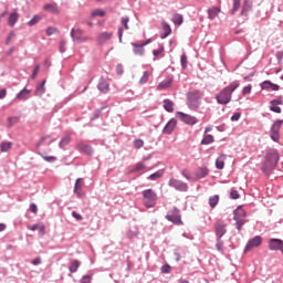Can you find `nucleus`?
<instances>
[{
  "mask_svg": "<svg viewBox=\"0 0 283 283\" xmlns=\"http://www.w3.org/2000/svg\"><path fill=\"white\" fill-rule=\"evenodd\" d=\"M277 163H280V153L276 149H270L265 154L261 170L263 174H271L277 167Z\"/></svg>",
  "mask_w": 283,
  "mask_h": 283,
  "instance_id": "1",
  "label": "nucleus"
},
{
  "mask_svg": "<svg viewBox=\"0 0 283 283\" xmlns=\"http://www.w3.org/2000/svg\"><path fill=\"white\" fill-rule=\"evenodd\" d=\"M240 87V82L234 81L228 86L223 87L217 95L216 101L219 105H229L235 90Z\"/></svg>",
  "mask_w": 283,
  "mask_h": 283,
  "instance_id": "2",
  "label": "nucleus"
},
{
  "mask_svg": "<svg viewBox=\"0 0 283 283\" xmlns=\"http://www.w3.org/2000/svg\"><path fill=\"white\" fill-rule=\"evenodd\" d=\"M144 205L147 209H153L156 207V202H158V195L154 189H146L143 191Z\"/></svg>",
  "mask_w": 283,
  "mask_h": 283,
  "instance_id": "3",
  "label": "nucleus"
},
{
  "mask_svg": "<svg viewBox=\"0 0 283 283\" xmlns=\"http://www.w3.org/2000/svg\"><path fill=\"white\" fill-rule=\"evenodd\" d=\"M205 94L200 91H192L188 93L187 104L190 109H198L200 107V98H202Z\"/></svg>",
  "mask_w": 283,
  "mask_h": 283,
  "instance_id": "4",
  "label": "nucleus"
},
{
  "mask_svg": "<svg viewBox=\"0 0 283 283\" xmlns=\"http://www.w3.org/2000/svg\"><path fill=\"white\" fill-rule=\"evenodd\" d=\"M166 220H168V222H172V224H177V227L182 226L180 209L174 207V209L166 214Z\"/></svg>",
  "mask_w": 283,
  "mask_h": 283,
  "instance_id": "5",
  "label": "nucleus"
},
{
  "mask_svg": "<svg viewBox=\"0 0 283 283\" xmlns=\"http://www.w3.org/2000/svg\"><path fill=\"white\" fill-rule=\"evenodd\" d=\"M85 31L83 29H72L71 30V36L74 41V43H85L90 41V36L84 35Z\"/></svg>",
  "mask_w": 283,
  "mask_h": 283,
  "instance_id": "6",
  "label": "nucleus"
},
{
  "mask_svg": "<svg viewBox=\"0 0 283 283\" xmlns=\"http://www.w3.org/2000/svg\"><path fill=\"white\" fill-rule=\"evenodd\" d=\"M282 124H283V120L277 119L272 125L270 137L272 138V140H274V143L280 142V129L282 127Z\"/></svg>",
  "mask_w": 283,
  "mask_h": 283,
  "instance_id": "7",
  "label": "nucleus"
},
{
  "mask_svg": "<svg viewBox=\"0 0 283 283\" xmlns=\"http://www.w3.org/2000/svg\"><path fill=\"white\" fill-rule=\"evenodd\" d=\"M258 247H262V237L256 235L250 239L244 248V253H249V251H253V249H258Z\"/></svg>",
  "mask_w": 283,
  "mask_h": 283,
  "instance_id": "8",
  "label": "nucleus"
},
{
  "mask_svg": "<svg viewBox=\"0 0 283 283\" xmlns=\"http://www.w3.org/2000/svg\"><path fill=\"white\" fill-rule=\"evenodd\" d=\"M169 187H172L177 191H187L189 189V186H187L186 182H182L178 179L171 178L168 182Z\"/></svg>",
  "mask_w": 283,
  "mask_h": 283,
  "instance_id": "9",
  "label": "nucleus"
},
{
  "mask_svg": "<svg viewBox=\"0 0 283 283\" xmlns=\"http://www.w3.org/2000/svg\"><path fill=\"white\" fill-rule=\"evenodd\" d=\"M268 247L270 251H281L283 254V240L282 239H270Z\"/></svg>",
  "mask_w": 283,
  "mask_h": 283,
  "instance_id": "10",
  "label": "nucleus"
},
{
  "mask_svg": "<svg viewBox=\"0 0 283 283\" xmlns=\"http://www.w3.org/2000/svg\"><path fill=\"white\" fill-rule=\"evenodd\" d=\"M216 235L220 240L227 233V223L224 221H217L214 223Z\"/></svg>",
  "mask_w": 283,
  "mask_h": 283,
  "instance_id": "11",
  "label": "nucleus"
},
{
  "mask_svg": "<svg viewBox=\"0 0 283 283\" xmlns=\"http://www.w3.org/2000/svg\"><path fill=\"white\" fill-rule=\"evenodd\" d=\"M112 36H114V32L104 31L97 35L96 41L99 45H103L107 43V41H109Z\"/></svg>",
  "mask_w": 283,
  "mask_h": 283,
  "instance_id": "12",
  "label": "nucleus"
},
{
  "mask_svg": "<svg viewBox=\"0 0 283 283\" xmlns=\"http://www.w3.org/2000/svg\"><path fill=\"white\" fill-rule=\"evenodd\" d=\"M178 116L182 123H186V125H196L198 123V118L191 115H187L185 113H178Z\"/></svg>",
  "mask_w": 283,
  "mask_h": 283,
  "instance_id": "13",
  "label": "nucleus"
},
{
  "mask_svg": "<svg viewBox=\"0 0 283 283\" xmlns=\"http://www.w3.org/2000/svg\"><path fill=\"white\" fill-rule=\"evenodd\" d=\"M251 10H253V0H244L242 3L241 17H249Z\"/></svg>",
  "mask_w": 283,
  "mask_h": 283,
  "instance_id": "14",
  "label": "nucleus"
},
{
  "mask_svg": "<svg viewBox=\"0 0 283 283\" xmlns=\"http://www.w3.org/2000/svg\"><path fill=\"white\" fill-rule=\"evenodd\" d=\"M76 149H78V151H83L84 154H86V156H92V154H94V149H92V146L86 145L85 143H77Z\"/></svg>",
  "mask_w": 283,
  "mask_h": 283,
  "instance_id": "15",
  "label": "nucleus"
},
{
  "mask_svg": "<svg viewBox=\"0 0 283 283\" xmlns=\"http://www.w3.org/2000/svg\"><path fill=\"white\" fill-rule=\"evenodd\" d=\"M221 12H222V9H220V7H211L208 9V19H210V21H213L218 19V15Z\"/></svg>",
  "mask_w": 283,
  "mask_h": 283,
  "instance_id": "16",
  "label": "nucleus"
},
{
  "mask_svg": "<svg viewBox=\"0 0 283 283\" xmlns=\"http://www.w3.org/2000/svg\"><path fill=\"white\" fill-rule=\"evenodd\" d=\"M83 178H78L75 181V186H74V193H76V196L78 198H83V196H85V193H83V191H81V189H83Z\"/></svg>",
  "mask_w": 283,
  "mask_h": 283,
  "instance_id": "17",
  "label": "nucleus"
},
{
  "mask_svg": "<svg viewBox=\"0 0 283 283\" xmlns=\"http://www.w3.org/2000/svg\"><path fill=\"white\" fill-rule=\"evenodd\" d=\"M261 90H271L272 92H277V90H280V85L273 84L271 81H264L261 84Z\"/></svg>",
  "mask_w": 283,
  "mask_h": 283,
  "instance_id": "18",
  "label": "nucleus"
},
{
  "mask_svg": "<svg viewBox=\"0 0 283 283\" xmlns=\"http://www.w3.org/2000/svg\"><path fill=\"white\" fill-rule=\"evenodd\" d=\"M176 125H177V122H176V119H170L167 124H166V126L164 127V134H172L174 133V130L176 129Z\"/></svg>",
  "mask_w": 283,
  "mask_h": 283,
  "instance_id": "19",
  "label": "nucleus"
},
{
  "mask_svg": "<svg viewBox=\"0 0 283 283\" xmlns=\"http://www.w3.org/2000/svg\"><path fill=\"white\" fill-rule=\"evenodd\" d=\"M161 30L160 39H167L171 34V27L167 22H161Z\"/></svg>",
  "mask_w": 283,
  "mask_h": 283,
  "instance_id": "20",
  "label": "nucleus"
},
{
  "mask_svg": "<svg viewBox=\"0 0 283 283\" xmlns=\"http://www.w3.org/2000/svg\"><path fill=\"white\" fill-rule=\"evenodd\" d=\"M97 87L103 94H107V92H109V83H107L105 78L99 80Z\"/></svg>",
  "mask_w": 283,
  "mask_h": 283,
  "instance_id": "21",
  "label": "nucleus"
},
{
  "mask_svg": "<svg viewBox=\"0 0 283 283\" xmlns=\"http://www.w3.org/2000/svg\"><path fill=\"white\" fill-rule=\"evenodd\" d=\"M44 12H50L51 14H59V7L56 3H49L43 7Z\"/></svg>",
  "mask_w": 283,
  "mask_h": 283,
  "instance_id": "22",
  "label": "nucleus"
},
{
  "mask_svg": "<svg viewBox=\"0 0 283 283\" xmlns=\"http://www.w3.org/2000/svg\"><path fill=\"white\" fill-rule=\"evenodd\" d=\"M209 176V168L201 167L196 170V178L197 180H200L202 178H207Z\"/></svg>",
  "mask_w": 283,
  "mask_h": 283,
  "instance_id": "23",
  "label": "nucleus"
},
{
  "mask_svg": "<svg viewBox=\"0 0 283 283\" xmlns=\"http://www.w3.org/2000/svg\"><path fill=\"white\" fill-rule=\"evenodd\" d=\"M171 83H174V78L167 77L166 80H164L163 82L159 83V85L157 86V90H159V91L168 90V87H171Z\"/></svg>",
  "mask_w": 283,
  "mask_h": 283,
  "instance_id": "24",
  "label": "nucleus"
},
{
  "mask_svg": "<svg viewBox=\"0 0 283 283\" xmlns=\"http://www.w3.org/2000/svg\"><path fill=\"white\" fill-rule=\"evenodd\" d=\"M244 218H247V212L244 209H242V207H238L234 210V220H244Z\"/></svg>",
  "mask_w": 283,
  "mask_h": 283,
  "instance_id": "25",
  "label": "nucleus"
},
{
  "mask_svg": "<svg viewBox=\"0 0 283 283\" xmlns=\"http://www.w3.org/2000/svg\"><path fill=\"white\" fill-rule=\"evenodd\" d=\"M28 229H30V231H39L40 235H45V226L43 224H33V226H29Z\"/></svg>",
  "mask_w": 283,
  "mask_h": 283,
  "instance_id": "26",
  "label": "nucleus"
},
{
  "mask_svg": "<svg viewBox=\"0 0 283 283\" xmlns=\"http://www.w3.org/2000/svg\"><path fill=\"white\" fill-rule=\"evenodd\" d=\"M134 45V53L135 54H138V56H143V54H145V48L144 45H147V43H144V44H136V43H133Z\"/></svg>",
  "mask_w": 283,
  "mask_h": 283,
  "instance_id": "27",
  "label": "nucleus"
},
{
  "mask_svg": "<svg viewBox=\"0 0 283 283\" xmlns=\"http://www.w3.org/2000/svg\"><path fill=\"white\" fill-rule=\"evenodd\" d=\"M227 160V155H220L216 160V167L218 169H224V161Z\"/></svg>",
  "mask_w": 283,
  "mask_h": 283,
  "instance_id": "28",
  "label": "nucleus"
},
{
  "mask_svg": "<svg viewBox=\"0 0 283 283\" xmlns=\"http://www.w3.org/2000/svg\"><path fill=\"white\" fill-rule=\"evenodd\" d=\"M19 21V13L13 12L9 15L8 23L11 28H14V24Z\"/></svg>",
  "mask_w": 283,
  "mask_h": 283,
  "instance_id": "29",
  "label": "nucleus"
},
{
  "mask_svg": "<svg viewBox=\"0 0 283 283\" xmlns=\"http://www.w3.org/2000/svg\"><path fill=\"white\" fill-rule=\"evenodd\" d=\"M30 97V90L24 88L22 90L18 95L17 98L18 101H25Z\"/></svg>",
  "mask_w": 283,
  "mask_h": 283,
  "instance_id": "30",
  "label": "nucleus"
},
{
  "mask_svg": "<svg viewBox=\"0 0 283 283\" xmlns=\"http://www.w3.org/2000/svg\"><path fill=\"white\" fill-rule=\"evenodd\" d=\"M172 22L175 25H182V23L185 22V18H182V14L175 13L172 15Z\"/></svg>",
  "mask_w": 283,
  "mask_h": 283,
  "instance_id": "31",
  "label": "nucleus"
},
{
  "mask_svg": "<svg viewBox=\"0 0 283 283\" xmlns=\"http://www.w3.org/2000/svg\"><path fill=\"white\" fill-rule=\"evenodd\" d=\"M12 142H2L0 144V151L6 153V151H10V149H12Z\"/></svg>",
  "mask_w": 283,
  "mask_h": 283,
  "instance_id": "32",
  "label": "nucleus"
},
{
  "mask_svg": "<svg viewBox=\"0 0 283 283\" xmlns=\"http://www.w3.org/2000/svg\"><path fill=\"white\" fill-rule=\"evenodd\" d=\"M219 202H220V196L218 195H214L209 198V206L211 207V209L216 208Z\"/></svg>",
  "mask_w": 283,
  "mask_h": 283,
  "instance_id": "33",
  "label": "nucleus"
},
{
  "mask_svg": "<svg viewBox=\"0 0 283 283\" xmlns=\"http://www.w3.org/2000/svg\"><path fill=\"white\" fill-rule=\"evenodd\" d=\"M45 94V81H42L35 90V96H43Z\"/></svg>",
  "mask_w": 283,
  "mask_h": 283,
  "instance_id": "34",
  "label": "nucleus"
},
{
  "mask_svg": "<svg viewBox=\"0 0 283 283\" xmlns=\"http://www.w3.org/2000/svg\"><path fill=\"white\" fill-rule=\"evenodd\" d=\"M80 266L81 262L78 260H74L69 268L70 273H76Z\"/></svg>",
  "mask_w": 283,
  "mask_h": 283,
  "instance_id": "35",
  "label": "nucleus"
},
{
  "mask_svg": "<svg viewBox=\"0 0 283 283\" xmlns=\"http://www.w3.org/2000/svg\"><path fill=\"white\" fill-rule=\"evenodd\" d=\"M71 142H72V137L70 135H66L61 139L59 145L61 149H63L64 147H67V145H70Z\"/></svg>",
  "mask_w": 283,
  "mask_h": 283,
  "instance_id": "36",
  "label": "nucleus"
},
{
  "mask_svg": "<svg viewBox=\"0 0 283 283\" xmlns=\"http://www.w3.org/2000/svg\"><path fill=\"white\" fill-rule=\"evenodd\" d=\"M164 109H166V112H174V102H171V99H165L164 101Z\"/></svg>",
  "mask_w": 283,
  "mask_h": 283,
  "instance_id": "37",
  "label": "nucleus"
},
{
  "mask_svg": "<svg viewBox=\"0 0 283 283\" xmlns=\"http://www.w3.org/2000/svg\"><path fill=\"white\" fill-rule=\"evenodd\" d=\"M233 1V7L232 10L230 11V14H235L238 10H240L241 1L240 0H232Z\"/></svg>",
  "mask_w": 283,
  "mask_h": 283,
  "instance_id": "38",
  "label": "nucleus"
},
{
  "mask_svg": "<svg viewBox=\"0 0 283 283\" xmlns=\"http://www.w3.org/2000/svg\"><path fill=\"white\" fill-rule=\"evenodd\" d=\"M91 17H93V19L96 17L103 18L105 17V11H103L102 9H95L92 11Z\"/></svg>",
  "mask_w": 283,
  "mask_h": 283,
  "instance_id": "39",
  "label": "nucleus"
},
{
  "mask_svg": "<svg viewBox=\"0 0 283 283\" xmlns=\"http://www.w3.org/2000/svg\"><path fill=\"white\" fill-rule=\"evenodd\" d=\"M211 143H213L212 135L203 136V139L201 140V145H211Z\"/></svg>",
  "mask_w": 283,
  "mask_h": 283,
  "instance_id": "40",
  "label": "nucleus"
},
{
  "mask_svg": "<svg viewBox=\"0 0 283 283\" xmlns=\"http://www.w3.org/2000/svg\"><path fill=\"white\" fill-rule=\"evenodd\" d=\"M165 52V46L163 44H159L158 49H155L153 51L154 56L158 57L160 54Z\"/></svg>",
  "mask_w": 283,
  "mask_h": 283,
  "instance_id": "41",
  "label": "nucleus"
},
{
  "mask_svg": "<svg viewBox=\"0 0 283 283\" xmlns=\"http://www.w3.org/2000/svg\"><path fill=\"white\" fill-rule=\"evenodd\" d=\"M41 21V15H34L29 22L28 25L32 28V25H36Z\"/></svg>",
  "mask_w": 283,
  "mask_h": 283,
  "instance_id": "42",
  "label": "nucleus"
},
{
  "mask_svg": "<svg viewBox=\"0 0 283 283\" xmlns=\"http://www.w3.org/2000/svg\"><path fill=\"white\" fill-rule=\"evenodd\" d=\"M158 178H163V171H156L148 177L149 180H158Z\"/></svg>",
  "mask_w": 283,
  "mask_h": 283,
  "instance_id": "43",
  "label": "nucleus"
},
{
  "mask_svg": "<svg viewBox=\"0 0 283 283\" xmlns=\"http://www.w3.org/2000/svg\"><path fill=\"white\" fill-rule=\"evenodd\" d=\"M149 81V72L145 71L142 78L139 80L140 85H145Z\"/></svg>",
  "mask_w": 283,
  "mask_h": 283,
  "instance_id": "44",
  "label": "nucleus"
},
{
  "mask_svg": "<svg viewBox=\"0 0 283 283\" xmlns=\"http://www.w3.org/2000/svg\"><path fill=\"white\" fill-rule=\"evenodd\" d=\"M271 112H274L275 114H282V108L277 106L276 104H271L270 106Z\"/></svg>",
  "mask_w": 283,
  "mask_h": 283,
  "instance_id": "45",
  "label": "nucleus"
},
{
  "mask_svg": "<svg viewBox=\"0 0 283 283\" xmlns=\"http://www.w3.org/2000/svg\"><path fill=\"white\" fill-rule=\"evenodd\" d=\"M144 145H145V142H143V139H136L134 142L135 149H140Z\"/></svg>",
  "mask_w": 283,
  "mask_h": 283,
  "instance_id": "46",
  "label": "nucleus"
},
{
  "mask_svg": "<svg viewBox=\"0 0 283 283\" xmlns=\"http://www.w3.org/2000/svg\"><path fill=\"white\" fill-rule=\"evenodd\" d=\"M216 248H217V251H224V242H222V240L218 239Z\"/></svg>",
  "mask_w": 283,
  "mask_h": 283,
  "instance_id": "47",
  "label": "nucleus"
},
{
  "mask_svg": "<svg viewBox=\"0 0 283 283\" xmlns=\"http://www.w3.org/2000/svg\"><path fill=\"white\" fill-rule=\"evenodd\" d=\"M230 198H231L232 200H238V199H240V192H238V190H231V192H230Z\"/></svg>",
  "mask_w": 283,
  "mask_h": 283,
  "instance_id": "48",
  "label": "nucleus"
},
{
  "mask_svg": "<svg viewBox=\"0 0 283 283\" xmlns=\"http://www.w3.org/2000/svg\"><path fill=\"white\" fill-rule=\"evenodd\" d=\"M40 70H41V65H35V67H34V71H33V73H32V75H31V78H36V76H39V72H40Z\"/></svg>",
  "mask_w": 283,
  "mask_h": 283,
  "instance_id": "49",
  "label": "nucleus"
},
{
  "mask_svg": "<svg viewBox=\"0 0 283 283\" xmlns=\"http://www.w3.org/2000/svg\"><path fill=\"white\" fill-rule=\"evenodd\" d=\"M128 23H129V18H127V17L122 18V25H124L125 30L129 29Z\"/></svg>",
  "mask_w": 283,
  "mask_h": 283,
  "instance_id": "50",
  "label": "nucleus"
},
{
  "mask_svg": "<svg viewBox=\"0 0 283 283\" xmlns=\"http://www.w3.org/2000/svg\"><path fill=\"white\" fill-rule=\"evenodd\" d=\"M237 222L238 231H241L242 227L244 226V219H234Z\"/></svg>",
  "mask_w": 283,
  "mask_h": 283,
  "instance_id": "51",
  "label": "nucleus"
},
{
  "mask_svg": "<svg viewBox=\"0 0 283 283\" xmlns=\"http://www.w3.org/2000/svg\"><path fill=\"white\" fill-rule=\"evenodd\" d=\"M161 273H171V265H169V264L163 265Z\"/></svg>",
  "mask_w": 283,
  "mask_h": 283,
  "instance_id": "52",
  "label": "nucleus"
},
{
  "mask_svg": "<svg viewBox=\"0 0 283 283\" xmlns=\"http://www.w3.org/2000/svg\"><path fill=\"white\" fill-rule=\"evenodd\" d=\"M17 123H19V117H10L9 118V127L17 125Z\"/></svg>",
  "mask_w": 283,
  "mask_h": 283,
  "instance_id": "53",
  "label": "nucleus"
},
{
  "mask_svg": "<svg viewBox=\"0 0 283 283\" xmlns=\"http://www.w3.org/2000/svg\"><path fill=\"white\" fill-rule=\"evenodd\" d=\"M251 90H253V87H252L251 85L245 86V87L242 90L243 96H247V94H251Z\"/></svg>",
  "mask_w": 283,
  "mask_h": 283,
  "instance_id": "54",
  "label": "nucleus"
},
{
  "mask_svg": "<svg viewBox=\"0 0 283 283\" xmlns=\"http://www.w3.org/2000/svg\"><path fill=\"white\" fill-rule=\"evenodd\" d=\"M56 33V28L49 27L46 29V35L52 36V34Z\"/></svg>",
  "mask_w": 283,
  "mask_h": 283,
  "instance_id": "55",
  "label": "nucleus"
},
{
  "mask_svg": "<svg viewBox=\"0 0 283 283\" xmlns=\"http://www.w3.org/2000/svg\"><path fill=\"white\" fill-rule=\"evenodd\" d=\"M145 169V164L144 163H138L135 166V171H143Z\"/></svg>",
  "mask_w": 283,
  "mask_h": 283,
  "instance_id": "56",
  "label": "nucleus"
},
{
  "mask_svg": "<svg viewBox=\"0 0 283 283\" xmlns=\"http://www.w3.org/2000/svg\"><path fill=\"white\" fill-rule=\"evenodd\" d=\"M15 34L14 32H10L7 36V41H6V44L7 45H10V41H12V39H14Z\"/></svg>",
  "mask_w": 283,
  "mask_h": 283,
  "instance_id": "57",
  "label": "nucleus"
},
{
  "mask_svg": "<svg viewBox=\"0 0 283 283\" xmlns=\"http://www.w3.org/2000/svg\"><path fill=\"white\" fill-rule=\"evenodd\" d=\"M81 283H92V276L84 275L81 280Z\"/></svg>",
  "mask_w": 283,
  "mask_h": 283,
  "instance_id": "58",
  "label": "nucleus"
},
{
  "mask_svg": "<svg viewBox=\"0 0 283 283\" xmlns=\"http://www.w3.org/2000/svg\"><path fill=\"white\" fill-rule=\"evenodd\" d=\"M72 216H73V218H75V220H77V221L83 220V216L78 214V212H76V211H73V212H72Z\"/></svg>",
  "mask_w": 283,
  "mask_h": 283,
  "instance_id": "59",
  "label": "nucleus"
},
{
  "mask_svg": "<svg viewBox=\"0 0 283 283\" xmlns=\"http://www.w3.org/2000/svg\"><path fill=\"white\" fill-rule=\"evenodd\" d=\"M242 114L241 113H234L231 117V120L235 122V120H240Z\"/></svg>",
  "mask_w": 283,
  "mask_h": 283,
  "instance_id": "60",
  "label": "nucleus"
},
{
  "mask_svg": "<svg viewBox=\"0 0 283 283\" xmlns=\"http://www.w3.org/2000/svg\"><path fill=\"white\" fill-rule=\"evenodd\" d=\"M43 158L46 163H54L56 160V157L54 156H44Z\"/></svg>",
  "mask_w": 283,
  "mask_h": 283,
  "instance_id": "61",
  "label": "nucleus"
},
{
  "mask_svg": "<svg viewBox=\"0 0 283 283\" xmlns=\"http://www.w3.org/2000/svg\"><path fill=\"white\" fill-rule=\"evenodd\" d=\"M181 65L184 69L187 67V55L186 54L181 55Z\"/></svg>",
  "mask_w": 283,
  "mask_h": 283,
  "instance_id": "62",
  "label": "nucleus"
},
{
  "mask_svg": "<svg viewBox=\"0 0 283 283\" xmlns=\"http://www.w3.org/2000/svg\"><path fill=\"white\" fill-rule=\"evenodd\" d=\"M65 44H66L65 41L60 42L59 48H60V52H61L62 54H63V52H65Z\"/></svg>",
  "mask_w": 283,
  "mask_h": 283,
  "instance_id": "63",
  "label": "nucleus"
},
{
  "mask_svg": "<svg viewBox=\"0 0 283 283\" xmlns=\"http://www.w3.org/2000/svg\"><path fill=\"white\" fill-rule=\"evenodd\" d=\"M116 72H117V74H123V64H118L117 66H116Z\"/></svg>",
  "mask_w": 283,
  "mask_h": 283,
  "instance_id": "64",
  "label": "nucleus"
}]
</instances>
